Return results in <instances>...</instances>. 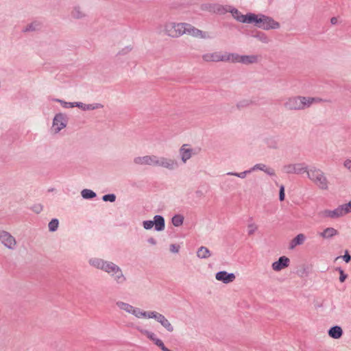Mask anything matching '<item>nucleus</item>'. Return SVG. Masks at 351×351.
Returning a JSON list of instances; mask_svg holds the SVG:
<instances>
[{
    "label": "nucleus",
    "instance_id": "9d476101",
    "mask_svg": "<svg viewBox=\"0 0 351 351\" xmlns=\"http://www.w3.org/2000/svg\"><path fill=\"white\" fill-rule=\"evenodd\" d=\"M286 172L288 173H297L300 174L303 172H307L306 167L301 164L289 165L285 167Z\"/></svg>",
    "mask_w": 351,
    "mask_h": 351
},
{
    "label": "nucleus",
    "instance_id": "f8f14e48",
    "mask_svg": "<svg viewBox=\"0 0 351 351\" xmlns=\"http://www.w3.org/2000/svg\"><path fill=\"white\" fill-rule=\"evenodd\" d=\"M289 259L285 256H281L278 261L272 264V268L275 271H280L289 265Z\"/></svg>",
    "mask_w": 351,
    "mask_h": 351
},
{
    "label": "nucleus",
    "instance_id": "4468645a",
    "mask_svg": "<svg viewBox=\"0 0 351 351\" xmlns=\"http://www.w3.org/2000/svg\"><path fill=\"white\" fill-rule=\"evenodd\" d=\"M324 215L325 217H328L331 218H337L341 216H343L344 214L343 213V208H341V206H339L338 208L333 210H325L324 211Z\"/></svg>",
    "mask_w": 351,
    "mask_h": 351
},
{
    "label": "nucleus",
    "instance_id": "c756f323",
    "mask_svg": "<svg viewBox=\"0 0 351 351\" xmlns=\"http://www.w3.org/2000/svg\"><path fill=\"white\" fill-rule=\"evenodd\" d=\"M58 224H59V222H58V219H52L49 223V230L51 231V232L56 231L57 230L58 227Z\"/></svg>",
    "mask_w": 351,
    "mask_h": 351
},
{
    "label": "nucleus",
    "instance_id": "b1692460",
    "mask_svg": "<svg viewBox=\"0 0 351 351\" xmlns=\"http://www.w3.org/2000/svg\"><path fill=\"white\" fill-rule=\"evenodd\" d=\"M105 261L99 258H95L90 261V264L97 269H102Z\"/></svg>",
    "mask_w": 351,
    "mask_h": 351
},
{
    "label": "nucleus",
    "instance_id": "8fccbe9b",
    "mask_svg": "<svg viewBox=\"0 0 351 351\" xmlns=\"http://www.w3.org/2000/svg\"><path fill=\"white\" fill-rule=\"evenodd\" d=\"M330 23L332 24V25H335L337 23V19L335 18V17H332L331 19H330Z\"/></svg>",
    "mask_w": 351,
    "mask_h": 351
},
{
    "label": "nucleus",
    "instance_id": "49530a36",
    "mask_svg": "<svg viewBox=\"0 0 351 351\" xmlns=\"http://www.w3.org/2000/svg\"><path fill=\"white\" fill-rule=\"evenodd\" d=\"M245 173H246V172H242L241 173H230V174L238 176L239 178H244L245 176Z\"/></svg>",
    "mask_w": 351,
    "mask_h": 351
},
{
    "label": "nucleus",
    "instance_id": "f257e3e1",
    "mask_svg": "<svg viewBox=\"0 0 351 351\" xmlns=\"http://www.w3.org/2000/svg\"><path fill=\"white\" fill-rule=\"evenodd\" d=\"M167 34L173 38L179 37L184 34H188L195 37L205 38L204 33L193 27L191 25L185 23H171L166 25Z\"/></svg>",
    "mask_w": 351,
    "mask_h": 351
},
{
    "label": "nucleus",
    "instance_id": "473e14b6",
    "mask_svg": "<svg viewBox=\"0 0 351 351\" xmlns=\"http://www.w3.org/2000/svg\"><path fill=\"white\" fill-rule=\"evenodd\" d=\"M116 197L114 194H108L103 196L102 199L105 202L110 201L113 202L115 201Z\"/></svg>",
    "mask_w": 351,
    "mask_h": 351
},
{
    "label": "nucleus",
    "instance_id": "39448f33",
    "mask_svg": "<svg viewBox=\"0 0 351 351\" xmlns=\"http://www.w3.org/2000/svg\"><path fill=\"white\" fill-rule=\"evenodd\" d=\"M0 241L8 248L14 249L16 245L15 239L8 232H0Z\"/></svg>",
    "mask_w": 351,
    "mask_h": 351
},
{
    "label": "nucleus",
    "instance_id": "6e6552de",
    "mask_svg": "<svg viewBox=\"0 0 351 351\" xmlns=\"http://www.w3.org/2000/svg\"><path fill=\"white\" fill-rule=\"evenodd\" d=\"M302 97H293L289 99L285 104L286 107L289 110H301L302 109Z\"/></svg>",
    "mask_w": 351,
    "mask_h": 351
},
{
    "label": "nucleus",
    "instance_id": "5fc2aeb1",
    "mask_svg": "<svg viewBox=\"0 0 351 351\" xmlns=\"http://www.w3.org/2000/svg\"><path fill=\"white\" fill-rule=\"evenodd\" d=\"M264 171H265V172H267V173L268 174H269V175H274V171H269V170H264Z\"/></svg>",
    "mask_w": 351,
    "mask_h": 351
},
{
    "label": "nucleus",
    "instance_id": "e433bc0d",
    "mask_svg": "<svg viewBox=\"0 0 351 351\" xmlns=\"http://www.w3.org/2000/svg\"><path fill=\"white\" fill-rule=\"evenodd\" d=\"M56 101L62 104L63 106L65 108H73L75 106V103H67V102L63 101L60 99H56Z\"/></svg>",
    "mask_w": 351,
    "mask_h": 351
},
{
    "label": "nucleus",
    "instance_id": "bb28decb",
    "mask_svg": "<svg viewBox=\"0 0 351 351\" xmlns=\"http://www.w3.org/2000/svg\"><path fill=\"white\" fill-rule=\"evenodd\" d=\"M82 196L84 199L93 198L96 196V193L90 189H84L82 191Z\"/></svg>",
    "mask_w": 351,
    "mask_h": 351
},
{
    "label": "nucleus",
    "instance_id": "5701e85b",
    "mask_svg": "<svg viewBox=\"0 0 351 351\" xmlns=\"http://www.w3.org/2000/svg\"><path fill=\"white\" fill-rule=\"evenodd\" d=\"M197 255L200 258H206L210 256V254L208 248L205 247H201L197 252Z\"/></svg>",
    "mask_w": 351,
    "mask_h": 351
},
{
    "label": "nucleus",
    "instance_id": "72a5a7b5",
    "mask_svg": "<svg viewBox=\"0 0 351 351\" xmlns=\"http://www.w3.org/2000/svg\"><path fill=\"white\" fill-rule=\"evenodd\" d=\"M154 226V221L151 220L143 221V228L146 230H149Z\"/></svg>",
    "mask_w": 351,
    "mask_h": 351
},
{
    "label": "nucleus",
    "instance_id": "aec40b11",
    "mask_svg": "<svg viewBox=\"0 0 351 351\" xmlns=\"http://www.w3.org/2000/svg\"><path fill=\"white\" fill-rule=\"evenodd\" d=\"M328 334L334 339H339L342 335V330L341 327L335 326L329 330Z\"/></svg>",
    "mask_w": 351,
    "mask_h": 351
},
{
    "label": "nucleus",
    "instance_id": "ea45409f",
    "mask_svg": "<svg viewBox=\"0 0 351 351\" xmlns=\"http://www.w3.org/2000/svg\"><path fill=\"white\" fill-rule=\"evenodd\" d=\"M339 273H340L339 280H340V282H343L346 280L347 276L343 273V271L341 269H339Z\"/></svg>",
    "mask_w": 351,
    "mask_h": 351
},
{
    "label": "nucleus",
    "instance_id": "1a4fd4ad",
    "mask_svg": "<svg viewBox=\"0 0 351 351\" xmlns=\"http://www.w3.org/2000/svg\"><path fill=\"white\" fill-rule=\"evenodd\" d=\"M66 127V123L62 114H59L55 116L53 121V128L57 133Z\"/></svg>",
    "mask_w": 351,
    "mask_h": 351
},
{
    "label": "nucleus",
    "instance_id": "c03bdc74",
    "mask_svg": "<svg viewBox=\"0 0 351 351\" xmlns=\"http://www.w3.org/2000/svg\"><path fill=\"white\" fill-rule=\"evenodd\" d=\"M171 250L173 252H178L179 250V247L176 246V245H171Z\"/></svg>",
    "mask_w": 351,
    "mask_h": 351
},
{
    "label": "nucleus",
    "instance_id": "412c9836",
    "mask_svg": "<svg viewBox=\"0 0 351 351\" xmlns=\"http://www.w3.org/2000/svg\"><path fill=\"white\" fill-rule=\"evenodd\" d=\"M337 230H335V228H326L321 234L320 235L323 237V238H331L335 235L337 234Z\"/></svg>",
    "mask_w": 351,
    "mask_h": 351
},
{
    "label": "nucleus",
    "instance_id": "a18cd8bd",
    "mask_svg": "<svg viewBox=\"0 0 351 351\" xmlns=\"http://www.w3.org/2000/svg\"><path fill=\"white\" fill-rule=\"evenodd\" d=\"M265 167V165H260V164H258V165H256L254 166V169H261V170H263V171H264V170H265V169H264V167Z\"/></svg>",
    "mask_w": 351,
    "mask_h": 351
},
{
    "label": "nucleus",
    "instance_id": "dca6fc26",
    "mask_svg": "<svg viewBox=\"0 0 351 351\" xmlns=\"http://www.w3.org/2000/svg\"><path fill=\"white\" fill-rule=\"evenodd\" d=\"M158 164H156V166H161L164 167L165 168L171 169L174 167V166L176 165V162L171 159H167V158H161V160L158 159Z\"/></svg>",
    "mask_w": 351,
    "mask_h": 351
},
{
    "label": "nucleus",
    "instance_id": "9b49d317",
    "mask_svg": "<svg viewBox=\"0 0 351 351\" xmlns=\"http://www.w3.org/2000/svg\"><path fill=\"white\" fill-rule=\"evenodd\" d=\"M216 279L222 281L223 283H229L235 279L234 274H228L225 271H219L216 274Z\"/></svg>",
    "mask_w": 351,
    "mask_h": 351
},
{
    "label": "nucleus",
    "instance_id": "0eeeda50",
    "mask_svg": "<svg viewBox=\"0 0 351 351\" xmlns=\"http://www.w3.org/2000/svg\"><path fill=\"white\" fill-rule=\"evenodd\" d=\"M224 55H221L220 53L215 52L211 53L204 54L202 58L206 62H219V61H226L229 59L228 57L223 56Z\"/></svg>",
    "mask_w": 351,
    "mask_h": 351
},
{
    "label": "nucleus",
    "instance_id": "c85d7f7f",
    "mask_svg": "<svg viewBox=\"0 0 351 351\" xmlns=\"http://www.w3.org/2000/svg\"><path fill=\"white\" fill-rule=\"evenodd\" d=\"M223 56L229 58V59H228L226 61H231L233 62H241L240 58L241 56H239V55L232 53V54L224 55Z\"/></svg>",
    "mask_w": 351,
    "mask_h": 351
},
{
    "label": "nucleus",
    "instance_id": "7c9ffc66",
    "mask_svg": "<svg viewBox=\"0 0 351 351\" xmlns=\"http://www.w3.org/2000/svg\"><path fill=\"white\" fill-rule=\"evenodd\" d=\"M131 313L137 317H146L147 316V313L146 312H142L139 309L134 308H133V310H132Z\"/></svg>",
    "mask_w": 351,
    "mask_h": 351
},
{
    "label": "nucleus",
    "instance_id": "58836bf2",
    "mask_svg": "<svg viewBox=\"0 0 351 351\" xmlns=\"http://www.w3.org/2000/svg\"><path fill=\"white\" fill-rule=\"evenodd\" d=\"M279 199L280 201L285 199V187L283 185H281L280 188Z\"/></svg>",
    "mask_w": 351,
    "mask_h": 351
},
{
    "label": "nucleus",
    "instance_id": "a19ab883",
    "mask_svg": "<svg viewBox=\"0 0 351 351\" xmlns=\"http://www.w3.org/2000/svg\"><path fill=\"white\" fill-rule=\"evenodd\" d=\"M344 167L351 171V160H346L344 162Z\"/></svg>",
    "mask_w": 351,
    "mask_h": 351
},
{
    "label": "nucleus",
    "instance_id": "2f4dec72",
    "mask_svg": "<svg viewBox=\"0 0 351 351\" xmlns=\"http://www.w3.org/2000/svg\"><path fill=\"white\" fill-rule=\"evenodd\" d=\"M341 206L343 208V213L344 215L351 212V202L348 204L341 205Z\"/></svg>",
    "mask_w": 351,
    "mask_h": 351
},
{
    "label": "nucleus",
    "instance_id": "6ab92c4d",
    "mask_svg": "<svg viewBox=\"0 0 351 351\" xmlns=\"http://www.w3.org/2000/svg\"><path fill=\"white\" fill-rule=\"evenodd\" d=\"M305 240V236L303 234H298L290 243V248L293 249L295 246L301 245Z\"/></svg>",
    "mask_w": 351,
    "mask_h": 351
},
{
    "label": "nucleus",
    "instance_id": "3c124183",
    "mask_svg": "<svg viewBox=\"0 0 351 351\" xmlns=\"http://www.w3.org/2000/svg\"><path fill=\"white\" fill-rule=\"evenodd\" d=\"M41 209H42V208L40 206H35L34 208V211L36 213H39L41 210Z\"/></svg>",
    "mask_w": 351,
    "mask_h": 351
},
{
    "label": "nucleus",
    "instance_id": "2eb2a0df",
    "mask_svg": "<svg viewBox=\"0 0 351 351\" xmlns=\"http://www.w3.org/2000/svg\"><path fill=\"white\" fill-rule=\"evenodd\" d=\"M154 226L157 231H162L165 228V219L160 215H156L154 217Z\"/></svg>",
    "mask_w": 351,
    "mask_h": 351
},
{
    "label": "nucleus",
    "instance_id": "603ef678",
    "mask_svg": "<svg viewBox=\"0 0 351 351\" xmlns=\"http://www.w3.org/2000/svg\"><path fill=\"white\" fill-rule=\"evenodd\" d=\"M73 15L74 16L79 18L80 16V13L78 10H75V12H73Z\"/></svg>",
    "mask_w": 351,
    "mask_h": 351
},
{
    "label": "nucleus",
    "instance_id": "f03ea898",
    "mask_svg": "<svg viewBox=\"0 0 351 351\" xmlns=\"http://www.w3.org/2000/svg\"><path fill=\"white\" fill-rule=\"evenodd\" d=\"M248 21H250V23L256 24L259 28L266 30L270 29H278L280 27V24L278 22H276L271 18L263 14L256 15L252 13L248 19Z\"/></svg>",
    "mask_w": 351,
    "mask_h": 351
},
{
    "label": "nucleus",
    "instance_id": "cd10ccee",
    "mask_svg": "<svg viewBox=\"0 0 351 351\" xmlns=\"http://www.w3.org/2000/svg\"><path fill=\"white\" fill-rule=\"evenodd\" d=\"M117 305H118V306L120 308H121V309H123V310H124L126 312H128L130 313H132V310L134 308V307L132 306H131V305H130L128 304L124 303V302H117Z\"/></svg>",
    "mask_w": 351,
    "mask_h": 351
},
{
    "label": "nucleus",
    "instance_id": "f3484780",
    "mask_svg": "<svg viewBox=\"0 0 351 351\" xmlns=\"http://www.w3.org/2000/svg\"><path fill=\"white\" fill-rule=\"evenodd\" d=\"M187 145H183L180 148V154L182 157V160L184 162H186L187 160H189L192 155V149L189 148H186Z\"/></svg>",
    "mask_w": 351,
    "mask_h": 351
},
{
    "label": "nucleus",
    "instance_id": "423d86ee",
    "mask_svg": "<svg viewBox=\"0 0 351 351\" xmlns=\"http://www.w3.org/2000/svg\"><path fill=\"white\" fill-rule=\"evenodd\" d=\"M134 162L139 165H156L158 163V158L155 156H138L134 158Z\"/></svg>",
    "mask_w": 351,
    "mask_h": 351
},
{
    "label": "nucleus",
    "instance_id": "4be33fe9",
    "mask_svg": "<svg viewBox=\"0 0 351 351\" xmlns=\"http://www.w3.org/2000/svg\"><path fill=\"white\" fill-rule=\"evenodd\" d=\"M240 60L241 62L243 64H251L257 61V57L256 56H241Z\"/></svg>",
    "mask_w": 351,
    "mask_h": 351
},
{
    "label": "nucleus",
    "instance_id": "37998d69",
    "mask_svg": "<svg viewBox=\"0 0 351 351\" xmlns=\"http://www.w3.org/2000/svg\"><path fill=\"white\" fill-rule=\"evenodd\" d=\"M322 101L329 102L330 101L329 100H326V99H322L319 98V97H314L313 103H319V102H322Z\"/></svg>",
    "mask_w": 351,
    "mask_h": 351
},
{
    "label": "nucleus",
    "instance_id": "393cba45",
    "mask_svg": "<svg viewBox=\"0 0 351 351\" xmlns=\"http://www.w3.org/2000/svg\"><path fill=\"white\" fill-rule=\"evenodd\" d=\"M302 109H304L306 107L310 106L312 104H313L314 97H302Z\"/></svg>",
    "mask_w": 351,
    "mask_h": 351
},
{
    "label": "nucleus",
    "instance_id": "ddd939ff",
    "mask_svg": "<svg viewBox=\"0 0 351 351\" xmlns=\"http://www.w3.org/2000/svg\"><path fill=\"white\" fill-rule=\"evenodd\" d=\"M232 16L235 19H237L238 21L244 23H250V21H248V19L250 17L252 13L247 14L245 15H243L241 14L237 9H233L231 11Z\"/></svg>",
    "mask_w": 351,
    "mask_h": 351
},
{
    "label": "nucleus",
    "instance_id": "79ce46f5",
    "mask_svg": "<svg viewBox=\"0 0 351 351\" xmlns=\"http://www.w3.org/2000/svg\"><path fill=\"white\" fill-rule=\"evenodd\" d=\"M343 258L346 263H348L350 261L351 257L348 252H346V254L343 256Z\"/></svg>",
    "mask_w": 351,
    "mask_h": 351
},
{
    "label": "nucleus",
    "instance_id": "7ed1b4c3",
    "mask_svg": "<svg viewBox=\"0 0 351 351\" xmlns=\"http://www.w3.org/2000/svg\"><path fill=\"white\" fill-rule=\"evenodd\" d=\"M309 179L313 181L319 189L326 190L328 189V180L324 173L319 169H313L307 171Z\"/></svg>",
    "mask_w": 351,
    "mask_h": 351
},
{
    "label": "nucleus",
    "instance_id": "6e6d98bb",
    "mask_svg": "<svg viewBox=\"0 0 351 351\" xmlns=\"http://www.w3.org/2000/svg\"><path fill=\"white\" fill-rule=\"evenodd\" d=\"M81 105V103H75V106H80Z\"/></svg>",
    "mask_w": 351,
    "mask_h": 351
},
{
    "label": "nucleus",
    "instance_id": "864d4df0",
    "mask_svg": "<svg viewBox=\"0 0 351 351\" xmlns=\"http://www.w3.org/2000/svg\"><path fill=\"white\" fill-rule=\"evenodd\" d=\"M154 342L155 343L156 345L158 346L159 343H160L162 341L160 339L156 338Z\"/></svg>",
    "mask_w": 351,
    "mask_h": 351
},
{
    "label": "nucleus",
    "instance_id": "c9c22d12",
    "mask_svg": "<svg viewBox=\"0 0 351 351\" xmlns=\"http://www.w3.org/2000/svg\"><path fill=\"white\" fill-rule=\"evenodd\" d=\"M141 332L145 335H146L147 336V337L149 339H150L151 340H152L153 341L155 340L156 337H155V335L152 332H150L147 330H141Z\"/></svg>",
    "mask_w": 351,
    "mask_h": 351
},
{
    "label": "nucleus",
    "instance_id": "a878e982",
    "mask_svg": "<svg viewBox=\"0 0 351 351\" xmlns=\"http://www.w3.org/2000/svg\"><path fill=\"white\" fill-rule=\"evenodd\" d=\"M184 217L182 215H176L172 218V223L173 226L178 227L183 223Z\"/></svg>",
    "mask_w": 351,
    "mask_h": 351
},
{
    "label": "nucleus",
    "instance_id": "f704fd0d",
    "mask_svg": "<svg viewBox=\"0 0 351 351\" xmlns=\"http://www.w3.org/2000/svg\"><path fill=\"white\" fill-rule=\"evenodd\" d=\"M160 315V314L157 313V312L152 311V312H149V313H147V316L145 317H147V318H154L155 319H158V317Z\"/></svg>",
    "mask_w": 351,
    "mask_h": 351
},
{
    "label": "nucleus",
    "instance_id": "de8ad7c7",
    "mask_svg": "<svg viewBox=\"0 0 351 351\" xmlns=\"http://www.w3.org/2000/svg\"><path fill=\"white\" fill-rule=\"evenodd\" d=\"M34 25V23H32V24H31V25H30L27 28H26V29H25V31L26 32V31H29V30H34V29H36V28H35V27H33Z\"/></svg>",
    "mask_w": 351,
    "mask_h": 351
},
{
    "label": "nucleus",
    "instance_id": "09e8293b",
    "mask_svg": "<svg viewBox=\"0 0 351 351\" xmlns=\"http://www.w3.org/2000/svg\"><path fill=\"white\" fill-rule=\"evenodd\" d=\"M158 347H160L163 351H165L167 348H166L163 343V342H161L160 343H159V345L158 346Z\"/></svg>",
    "mask_w": 351,
    "mask_h": 351
},
{
    "label": "nucleus",
    "instance_id": "a211bd4d",
    "mask_svg": "<svg viewBox=\"0 0 351 351\" xmlns=\"http://www.w3.org/2000/svg\"><path fill=\"white\" fill-rule=\"evenodd\" d=\"M156 320L159 323H160V324L164 328H165L169 332H172L173 330V327L172 326L169 321L167 318H165V317L163 315L160 314L158 317V319Z\"/></svg>",
    "mask_w": 351,
    "mask_h": 351
},
{
    "label": "nucleus",
    "instance_id": "4c0bfd02",
    "mask_svg": "<svg viewBox=\"0 0 351 351\" xmlns=\"http://www.w3.org/2000/svg\"><path fill=\"white\" fill-rule=\"evenodd\" d=\"M257 230V226L254 224V223H252V224H250L248 226V233L249 234H252L254 233V232Z\"/></svg>",
    "mask_w": 351,
    "mask_h": 351
},
{
    "label": "nucleus",
    "instance_id": "20e7f679",
    "mask_svg": "<svg viewBox=\"0 0 351 351\" xmlns=\"http://www.w3.org/2000/svg\"><path fill=\"white\" fill-rule=\"evenodd\" d=\"M102 270L114 276L118 283H121L125 280L121 269L113 263L105 261Z\"/></svg>",
    "mask_w": 351,
    "mask_h": 351
}]
</instances>
